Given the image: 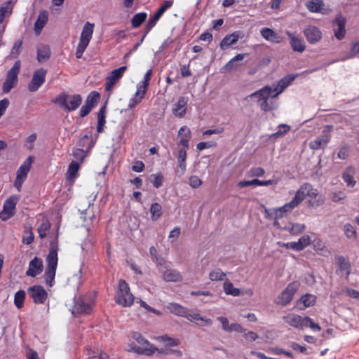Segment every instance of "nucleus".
Returning <instances> with one entry per match:
<instances>
[{
	"label": "nucleus",
	"instance_id": "obj_1",
	"mask_svg": "<svg viewBox=\"0 0 359 359\" xmlns=\"http://www.w3.org/2000/svg\"><path fill=\"white\" fill-rule=\"evenodd\" d=\"M58 235H57L52 241H50L49 252L46 259L47 262V267L44 276L46 282L49 286L53 285V283L55 280L58 262Z\"/></svg>",
	"mask_w": 359,
	"mask_h": 359
},
{
	"label": "nucleus",
	"instance_id": "obj_2",
	"mask_svg": "<svg viewBox=\"0 0 359 359\" xmlns=\"http://www.w3.org/2000/svg\"><path fill=\"white\" fill-rule=\"evenodd\" d=\"M273 88L269 86H266L254 92L249 95L251 98H257V102L264 111H270L276 108L275 102L272 98L275 97L273 93Z\"/></svg>",
	"mask_w": 359,
	"mask_h": 359
},
{
	"label": "nucleus",
	"instance_id": "obj_3",
	"mask_svg": "<svg viewBox=\"0 0 359 359\" xmlns=\"http://www.w3.org/2000/svg\"><path fill=\"white\" fill-rule=\"evenodd\" d=\"M152 76V69H149L144 74V79L138 83L136 86V92L134 96L130 100L128 103V108L133 109L137 104L141 103L145 97L149 82Z\"/></svg>",
	"mask_w": 359,
	"mask_h": 359
},
{
	"label": "nucleus",
	"instance_id": "obj_4",
	"mask_svg": "<svg viewBox=\"0 0 359 359\" xmlns=\"http://www.w3.org/2000/svg\"><path fill=\"white\" fill-rule=\"evenodd\" d=\"M52 102L59 104L68 111H75L82 103V97L79 94L69 95L62 93L52 99Z\"/></svg>",
	"mask_w": 359,
	"mask_h": 359
},
{
	"label": "nucleus",
	"instance_id": "obj_5",
	"mask_svg": "<svg viewBox=\"0 0 359 359\" xmlns=\"http://www.w3.org/2000/svg\"><path fill=\"white\" fill-rule=\"evenodd\" d=\"M134 300L135 297L130 292L129 285L124 280H120L115 298L116 303L123 307H130Z\"/></svg>",
	"mask_w": 359,
	"mask_h": 359
},
{
	"label": "nucleus",
	"instance_id": "obj_6",
	"mask_svg": "<svg viewBox=\"0 0 359 359\" xmlns=\"http://www.w3.org/2000/svg\"><path fill=\"white\" fill-rule=\"evenodd\" d=\"M94 31V24L87 22L82 29L79 42L76 50V57L80 59L92 39Z\"/></svg>",
	"mask_w": 359,
	"mask_h": 359
},
{
	"label": "nucleus",
	"instance_id": "obj_7",
	"mask_svg": "<svg viewBox=\"0 0 359 359\" xmlns=\"http://www.w3.org/2000/svg\"><path fill=\"white\" fill-rule=\"evenodd\" d=\"M95 294L88 293L79 297L74 306V314H90L95 306Z\"/></svg>",
	"mask_w": 359,
	"mask_h": 359
},
{
	"label": "nucleus",
	"instance_id": "obj_8",
	"mask_svg": "<svg viewBox=\"0 0 359 359\" xmlns=\"http://www.w3.org/2000/svg\"><path fill=\"white\" fill-rule=\"evenodd\" d=\"M21 69L20 60H16L13 66L8 71L6 78L2 86L4 93H8L18 82V74Z\"/></svg>",
	"mask_w": 359,
	"mask_h": 359
},
{
	"label": "nucleus",
	"instance_id": "obj_9",
	"mask_svg": "<svg viewBox=\"0 0 359 359\" xmlns=\"http://www.w3.org/2000/svg\"><path fill=\"white\" fill-rule=\"evenodd\" d=\"M33 162V156H29L18 169L14 186L18 191H20L22 185L27 179Z\"/></svg>",
	"mask_w": 359,
	"mask_h": 359
},
{
	"label": "nucleus",
	"instance_id": "obj_10",
	"mask_svg": "<svg viewBox=\"0 0 359 359\" xmlns=\"http://www.w3.org/2000/svg\"><path fill=\"white\" fill-rule=\"evenodd\" d=\"M332 130V125L325 126L323 130L322 135L318 136L309 142V147L313 150L324 149L331 140L332 135L330 133Z\"/></svg>",
	"mask_w": 359,
	"mask_h": 359
},
{
	"label": "nucleus",
	"instance_id": "obj_11",
	"mask_svg": "<svg viewBox=\"0 0 359 359\" xmlns=\"http://www.w3.org/2000/svg\"><path fill=\"white\" fill-rule=\"evenodd\" d=\"M300 283L298 281L290 283L285 289L280 293L276 299V304L283 306H287L291 302L293 296L298 290Z\"/></svg>",
	"mask_w": 359,
	"mask_h": 359
},
{
	"label": "nucleus",
	"instance_id": "obj_12",
	"mask_svg": "<svg viewBox=\"0 0 359 359\" xmlns=\"http://www.w3.org/2000/svg\"><path fill=\"white\" fill-rule=\"evenodd\" d=\"M131 337L139 344L143 346V348L140 346H135L133 348L135 352L137 353H142L150 355L154 353L157 350V348L154 347L153 345H151L148 340L144 339V337L140 332H133L131 334Z\"/></svg>",
	"mask_w": 359,
	"mask_h": 359
},
{
	"label": "nucleus",
	"instance_id": "obj_13",
	"mask_svg": "<svg viewBox=\"0 0 359 359\" xmlns=\"http://www.w3.org/2000/svg\"><path fill=\"white\" fill-rule=\"evenodd\" d=\"M313 72V70H305L300 74H287L285 76L278 82L277 86L273 89V92H276L274 96H278L279 94H280L299 75L304 76Z\"/></svg>",
	"mask_w": 359,
	"mask_h": 359
},
{
	"label": "nucleus",
	"instance_id": "obj_14",
	"mask_svg": "<svg viewBox=\"0 0 359 359\" xmlns=\"http://www.w3.org/2000/svg\"><path fill=\"white\" fill-rule=\"evenodd\" d=\"M47 70L43 68H39L34 71L32 79L28 85V89L30 92H35L45 83Z\"/></svg>",
	"mask_w": 359,
	"mask_h": 359
},
{
	"label": "nucleus",
	"instance_id": "obj_15",
	"mask_svg": "<svg viewBox=\"0 0 359 359\" xmlns=\"http://www.w3.org/2000/svg\"><path fill=\"white\" fill-rule=\"evenodd\" d=\"M283 319L285 323L299 330H304L307 325L306 323L310 320V318L308 316L303 318L295 313H288L283 316Z\"/></svg>",
	"mask_w": 359,
	"mask_h": 359
},
{
	"label": "nucleus",
	"instance_id": "obj_16",
	"mask_svg": "<svg viewBox=\"0 0 359 359\" xmlns=\"http://www.w3.org/2000/svg\"><path fill=\"white\" fill-rule=\"evenodd\" d=\"M17 203L18 198L15 196H11L5 201L3 210L0 212V218L3 221H6L14 216Z\"/></svg>",
	"mask_w": 359,
	"mask_h": 359
},
{
	"label": "nucleus",
	"instance_id": "obj_17",
	"mask_svg": "<svg viewBox=\"0 0 359 359\" xmlns=\"http://www.w3.org/2000/svg\"><path fill=\"white\" fill-rule=\"evenodd\" d=\"M28 292L35 304H43L48 298V293L41 285L32 286Z\"/></svg>",
	"mask_w": 359,
	"mask_h": 359
},
{
	"label": "nucleus",
	"instance_id": "obj_18",
	"mask_svg": "<svg viewBox=\"0 0 359 359\" xmlns=\"http://www.w3.org/2000/svg\"><path fill=\"white\" fill-rule=\"evenodd\" d=\"M335 262L337 266V273L341 276L348 278L351 273V267L348 257L339 255L335 257Z\"/></svg>",
	"mask_w": 359,
	"mask_h": 359
},
{
	"label": "nucleus",
	"instance_id": "obj_19",
	"mask_svg": "<svg viewBox=\"0 0 359 359\" xmlns=\"http://www.w3.org/2000/svg\"><path fill=\"white\" fill-rule=\"evenodd\" d=\"M346 18L341 14L337 15L333 21L334 36L338 40H341L346 34Z\"/></svg>",
	"mask_w": 359,
	"mask_h": 359
},
{
	"label": "nucleus",
	"instance_id": "obj_20",
	"mask_svg": "<svg viewBox=\"0 0 359 359\" xmlns=\"http://www.w3.org/2000/svg\"><path fill=\"white\" fill-rule=\"evenodd\" d=\"M127 67L122 66L118 69L111 71L110 74L107 78L105 83V90L107 91L110 90L114 86L116 82L119 80L123 76L124 72L126 71Z\"/></svg>",
	"mask_w": 359,
	"mask_h": 359
},
{
	"label": "nucleus",
	"instance_id": "obj_21",
	"mask_svg": "<svg viewBox=\"0 0 359 359\" xmlns=\"http://www.w3.org/2000/svg\"><path fill=\"white\" fill-rule=\"evenodd\" d=\"M304 34L309 43L315 44L322 39V32L313 25H309L304 30Z\"/></svg>",
	"mask_w": 359,
	"mask_h": 359
},
{
	"label": "nucleus",
	"instance_id": "obj_22",
	"mask_svg": "<svg viewBox=\"0 0 359 359\" xmlns=\"http://www.w3.org/2000/svg\"><path fill=\"white\" fill-rule=\"evenodd\" d=\"M244 36V34L241 31H236L232 34L226 35L221 41L219 46L221 49L226 50L229 46L234 45L238 41Z\"/></svg>",
	"mask_w": 359,
	"mask_h": 359
},
{
	"label": "nucleus",
	"instance_id": "obj_23",
	"mask_svg": "<svg viewBox=\"0 0 359 359\" xmlns=\"http://www.w3.org/2000/svg\"><path fill=\"white\" fill-rule=\"evenodd\" d=\"M309 187L306 191V197L309 198L308 201L309 207H318L323 204L324 201L320 196L318 197V191L314 189L313 186L309 183Z\"/></svg>",
	"mask_w": 359,
	"mask_h": 359
},
{
	"label": "nucleus",
	"instance_id": "obj_24",
	"mask_svg": "<svg viewBox=\"0 0 359 359\" xmlns=\"http://www.w3.org/2000/svg\"><path fill=\"white\" fill-rule=\"evenodd\" d=\"M43 265L41 259L35 257L29 264V268L26 272L27 276L36 277L43 271Z\"/></svg>",
	"mask_w": 359,
	"mask_h": 359
},
{
	"label": "nucleus",
	"instance_id": "obj_25",
	"mask_svg": "<svg viewBox=\"0 0 359 359\" xmlns=\"http://www.w3.org/2000/svg\"><path fill=\"white\" fill-rule=\"evenodd\" d=\"M188 99L180 97L177 103L173 105L172 113L175 116L182 118L185 116L187 107Z\"/></svg>",
	"mask_w": 359,
	"mask_h": 359
},
{
	"label": "nucleus",
	"instance_id": "obj_26",
	"mask_svg": "<svg viewBox=\"0 0 359 359\" xmlns=\"http://www.w3.org/2000/svg\"><path fill=\"white\" fill-rule=\"evenodd\" d=\"M178 136L180 139L177 145H182L183 147L182 148L189 149V141L191 137V133L189 128L187 126L181 127L178 130Z\"/></svg>",
	"mask_w": 359,
	"mask_h": 359
},
{
	"label": "nucleus",
	"instance_id": "obj_27",
	"mask_svg": "<svg viewBox=\"0 0 359 359\" xmlns=\"http://www.w3.org/2000/svg\"><path fill=\"white\" fill-rule=\"evenodd\" d=\"M187 148H180L178 149V154H177V167L178 170H177V173L182 176L183 175L187 170Z\"/></svg>",
	"mask_w": 359,
	"mask_h": 359
},
{
	"label": "nucleus",
	"instance_id": "obj_28",
	"mask_svg": "<svg viewBox=\"0 0 359 359\" xmlns=\"http://www.w3.org/2000/svg\"><path fill=\"white\" fill-rule=\"evenodd\" d=\"M286 34L290 37V43L292 50L299 53L304 52L306 48L304 40L301 37L297 36L290 32H287Z\"/></svg>",
	"mask_w": 359,
	"mask_h": 359
},
{
	"label": "nucleus",
	"instance_id": "obj_29",
	"mask_svg": "<svg viewBox=\"0 0 359 359\" xmlns=\"http://www.w3.org/2000/svg\"><path fill=\"white\" fill-rule=\"evenodd\" d=\"M264 212H265V216L267 219L274 220L273 225L275 226L281 228L280 226L278 220L283 217H285L284 216V215L282 213L281 210L278 208L265 209Z\"/></svg>",
	"mask_w": 359,
	"mask_h": 359
},
{
	"label": "nucleus",
	"instance_id": "obj_30",
	"mask_svg": "<svg viewBox=\"0 0 359 359\" xmlns=\"http://www.w3.org/2000/svg\"><path fill=\"white\" fill-rule=\"evenodd\" d=\"M324 6L323 0H309L305 3V6L308 11L313 13H324Z\"/></svg>",
	"mask_w": 359,
	"mask_h": 359
},
{
	"label": "nucleus",
	"instance_id": "obj_31",
	"mask_svg": "<svg viewBox=\"0 0 359 359\" xmlns=\"http://www.w3.org/2000/svg\"><path fill=\"white\" fill-rule=\"evenodd\" d=\"M309 186V183H304L297 189L295 193L294 198L292 199L293 204L297 207L306 198V191Z\"/></svg>",
	"mask_w": 359,
	"mask_h": 359
},
{
	"label": "nucleus",
	"instance_id": "obj_32",
	"mask_svg": "<svg viewBox=\"0 0 359 359\" xmlns=\"http://www.w3.org/2000/svg\"><path fill=\"white\" fill-rule=\"evenodd\" d=\"M316 297L311 294H306L303 295L297 302V306L299 310H304L307 307L315 304Z\"/></svg>",
	"mask_w": 359,
	"mask_h": 359
},
{
	"label": "nucleus",
	"instance_id": "obj_33",
	"mask_svg": "<svg viewBox=\"0 0 359 359\" xmlns=\"http://www.w3.org/2000/svg\"><path fill=\"white\" fill-rule=\"evenodd\" d=\"M163 279L166 282H180L182 280V276L177 270L170 269L163 272Z\"/></svg>",
	"mask_w": 359,
	"mask_h": 359
},
{
	"label": "nucleus",
	"instance_id": "obj_34",
	"mask_svg": "<svg viewBox=\"0 0 359 359\" xmlns=\"http://www.w3.org/2000/svg\"><path fill=\"white\" fill-rule=\"evenodd\" d=\"M51 55L49 46L41 44L37 47V60L39 63L47 61Z\"/></svg>",
	"mask_w": 359,
	"mask_h": 359
},
{
	"label": "nucleus",
	"instance_id": "obj_35",
	"mask_svg": "<svg viewBox=\"0 0 359 359\" xmlns=\"http://www.w3.org/2000/svg\"><path fill=\"white\" fill-rule=\"evenodd\" d=\"M260 33L262 37L269 41L277 43L281 41L280 36L271 28L264 27Z\"/></svg>",
	"mask_w": 359,
	"mask_h": 359
},
{
	"label": "nucleus",
	"instance_id": "obj_36",
	"mask_svg": "<svg viewBox=\"0 0 359 359\" xmlns=\"http://www.w3.org/2000/svg\"><path fill=\"white\" fill-rule=\"evenodd\" d=\"M48 20V13L46 11H41L34 23V30L36 34H40Z\"/></svg>",
	"mask_w": 359,
	"mask_h": 359
},
{
	"label": "nucleus",
	"instance_id": "obj_37",
	"mask_svg": "<svg viewBox=\"0 0 359 359\" xmlns=\"http://www.w3.org/2000/svg\"><path fill=\"white\" fill-rule=\"evenodd\" d=\"M13 6L11 1H6L0 7V24H2L5 18L10 17L12 14Z\"/></svg>",
	"mask_w": 359,
	"mask_h": 359
},
{
	"label": "nucleus",
	"instance_id": "obj_38",
	"mask_svg": "<svg viewBox=\"0 0 359 359\" xmlns=\"http://www.w3.org/2000/svg\"><path fill=\"white\" fill-rule=\"evenodd\" d=\"M106 123V106H102L97 113V131L101 133L104 131V126Z\"/></svg>",
	"mask_w": 359,
	"mask_h": 359
},
{
	"label": "nucleus",
	"instance_id": "obj_39",
	"mask_svg": "<svg viewBox=\"0 0 359 359\" xmlns=\"http://www.w3.org/2000/svg\"><path fill=\"white\" fill-rule=\"evenodd\" d=\"M149 212L151 213V219L154 222L158 221L163 215L162 206L160 203L156 202L151 205Z\"/></svg>",
	"mask_w": 359,
	"mask_h": 359
},
{
	"label": "nucleus",
	"instance_id": "obj_40",
	"mask_svg": "<svg viewBox=\"0 0 359 359\" xmlns=\"http://www.w3.org/2000/svg\"><path fill=\"white\" fill-rule=\"evenodd\" d=\"M168 309L172 313L185 317L188 309L177 303H169L167 306Z\"/></svg>",
	"mask_w": 359,
	"mask_h": 359
},
{
	"label": "nucleus",
	"instance_id": "obj_41",
	"mask_svg": "<svg viewBox=\"0 0 359 359\" xmlns=\"http://www.w3.org/2000/svg\"><path fill=\"white\" fill-rule=\"evenodd\" d=\"M79 168V163L76 162V161H72L69 165L68 170L66 173V178L68 180H74L78 175Z\"/></svg>",
	"mask_w": 359,
	"mask_h": 359
},
{
	"label": "nucleus",
	"instance_id": "obj_42",
	"mask_svg": "<svg viewBox=\"0 0 359 359\" xmlns=\"http://www.w3.org/2000/svg\"><path fill=\"white\" fill-rule=\"evenodd\" d=\"M354 173L355 170L352 167L347 168L343 173L342 178L348 187H353L356 184L353 177Z\"/></svg>",
	"mask_w": 359,
	"mask_h": 359
},
{
	"label": "nucleus",
	"instance_id": "obj_43",
	"mask_svg": "<svg viewBox=\"0 0 359 359\" xmlns=\"http://www.w3.org/2000/svg\"><path fill=\"white\" fill-rule=\"evenodd\" d=\"M163 13L160 12V11L157 10L156 13L154 15L153 18L150 19L147 25H145L144 29H145V34L142 38V41L144 40L146 35L148 34V33L154 27L156 22L159 20L161 17L163 15Z\"/></svg>",
	"mask_w": 359,
	"mask_h": 359
},
{
	"label": "nucleus",
	"instance_id": "obj_44",
	"mask_svg": "<svg viewBox=\"0 0 359 359\" xmlns=\"http://www.w3.org/2000/svg\"><path fill=\"white\" fill-rule=\"evenodd\" d=\"M223 288L226 294L238 297L241 294L240 290L238 288L234 287L233 283H231L229 280L224 281L223 284Z\"/></svg>",
	"mask_w": 359,
	"mask_h": 359
},
{
	"label": "nucleus",
	"instance_id": "obj_45",
	"mask_svg": "<svg viewBox=\"0 0 359 359\" xmlns=\"http://www.w3.org/2000/svg\"><path fill=\"white\" fill-rule=\"evenodd\" d=\"M50 229V223L48 219H45L42 221L41 224L38 227V233L41 238H44L47 236Z\"/></svg>",
	"mask_w": 359,
	"mask_h": 359
},
{
	"label": "nucleus",
	"instance_id": "obj_46",
	"mask_svg": "<svg viewBox=\"0 0 359 359\" xmlns=\"http://www.w3.org/2000/svg\"><path fill=\"white\" fill-rule=\"evenodd\" d=\"M88 359H109L108 354L99 349H88Z\"/></svg>",
	"mask_w": 359,
	"mask_h": 359
},
{
	"label": "nucleus",
	"instance_id": "obj_47",
	"mask_svg": "<svg viewBox=\"0 0 359 359\" xmlns=\"http://www.w3.org/2000/svg\"><path fill=\"white\" fill-rule=\"evenodd\" d=\"M147 16V15L144 12H141L134 15L131 20V24L133 27H139L146 20Z\"/></svg>",
	"mask_w": 359,
	"mask_h": 359
},
{
	"label": "nucleus",
	"instance_id": "obj_48",
	"mask_svg": "<svg viewBox=\"0 0 359 359\" xmlns=\"http://www.w3.org/2000/svg\"><path fill=\"white\" fill-rule=\"evenodd\" d=\"M311 244V237L308 235L302 236L298 241L295 242L296 251H302Z\"/></svg>",
	"mask_w": 359,
	"mask_h": 359
},
{
	"label": "nucleus",
	"instance_id": "obj_49",
	"mask_svg": "<svg viewBox=\"0 0 359 359\" xmlns=\"http://www.w3.org/2000/svg\"><path fill=\"white\" fill-rule=\"evenodd\" d=\"M305 225L304 224H290L287 227H283L282 229L288 230L292 235H297L302 233L305 230Z\"/></svg>",
	"mask_w": 359,
	"mask_h": 359
},
{
	"label": "nucleus",
	"instance_id": "obj_50",
	"mask_svg": "<svg viewBox=\"0 0 359 359\" xmlns=\"http://www.w3.org/2000/svg\"><path fill=\"white\" fill-rule=\"evenodd\" d=\"M100 98V95L97 91H92L87 97L86 100L85 102L86 104L94 108L95 105L98 103Z\"/></svg>",
	"mask_w": 359,
	"mask_h": 359
},
{
	"label": "nucleus",
	"instance_id": "obj_51",
	"mask_svg": "<svg viewBox=\"0 0 359 359\" xmlns=\"http://www.w3.org/2000/svg\"><path fill=\"white\" fill-rule=\"evenodd\" d=\"M25 295V292L22 290L15 292L14 296V304L18 309H21L24 306Z\"/></svg>",
	"mask_w": 359,
	"mask_h": 359
},
{
	"label": "nucleus",
	"instance_id": "obj_52",
	"mask_svg": "<svg viewBox=\"0 0 359 359\" xmlns=\"http://www.w3.org/2000/svg\"><path fill=\"white\" fill-rule=\"evenodd\" d=\"M226 277V273L217 268L212 270L209 273V278L212 281L223 280Z\"/></svg>",
	"mask_w": 359,
	"mask_h": 359
},
{
	"label": "nucleus",
	"instance_id": "obj_53",
	"mask_svg": "<svg viewBox=\"0 0 359 359\" xmlns=\"http://www.w3.org/2000/svg\"><path fill=\"white\" fill-rule=\"evenodd\" d=\"M149 180L153 186L158 189L163 185V175L161 172L152 174L149 177Z\"/></svg>",
	"mask_w": 359,
	"mask_h": 359
},
{
	"label": "nucleus",
	"instance_id": "obj_54",
	"mask_svg": "<svg viewBox=\"0 0 359 359\" xmlns=\"http://www.w3.org/2000/svg\"><path fill=\"white\" fill-rule=\"evenodd\" d=\"M158 340L165 344L168 346H177L180 344V340L168 337L167 335L160 336Z\"/></svg>",
	"mask_w": 359,
	"mask_h": 359
},
{
	"label": "nucleus",
	"instance_id": "obj_55",
	"mask_svg": "<svg viewBox=\"0 0 359 359\" xmlns=\"http://www.w3.org/2000/svg\"><path fill=\"white\" fill-rule=\"evenodd\" d=\"M72 156L76 159V161L81 165L83 162L86 154L82 149H74L72 151Z\"/></svg>",
	"mask_w": 359,
	"mask_h": 359
},
{
	"label": "nucleus",
	"instance_id": "obj_56",
	"mask_svg": "<svg viewBox=\"0 0 359 359\" xmlns=\"http://www.w3.org/2000/svg\"><path fill=\"white\" fill-rule=\"evenodd\" d=\"M349 145L348 144H345L343 146H341L339 149V151L337 153V157L339 159L345 160L349 156Z\"/></svg>",
	"mask_w": 359,
	"mask_h": 359
},
{
	"label": "nucleus",
	"instance_id": "obj_57",
	"mask_svg": "<svg viewBox=\"0 0 359 359\" xmlns=\"http://www.w3.org/2000/svg\"><path fill=\"white\" fill-rule=\"evenodd\" d=\"M185 318H187L189 321L196 323V325L199 320H203V316L200 313H195L192 311H189V309L187 311V316H185Z\"/></svg>",
	"mask_w": 359,
	"mask_h": 359
},
{
	"label": "nucleus",
	"instance_id": "obj_58",
	"mask_svg": "<svg viewBox=\"0 0 359 359\" xmlns=\"http://www.w3.org/2000/svg\"><path fill=\"white\" fill-rule=\"evenodd\" d=\"M290 130V126L287 124H280L278 127V130L272 135L274 137H279L287 133H288Z\"/></svg>",
	"mask_w": 359,
	"mask_h": 359
},
{
	"label": "nucleus",
	"instance_id": "obj_59",
	"mask_svg": "<svg viewBox=\"0 0 359 359\" xmlns=\"http://www.w3.org/2000/svg\"><path fill=\"white\" fill-rule=\"evenodd\" d=\"M291 201L289 203H285L282 207L278 208L285 217H287L289 214H290L292 210L297 208Z\"/></svg>",
	"mask_w": 359,
	"mask_h": 359
},
{
	"label": "nucleus",
	"instance_id": "obj_60",
	"mask_svg": "<svg viewBox=\"0 0 359 359\" xmlns=\"http://www.w3.org/2000/svg\"><path fill=\"white\" fill-rule=\"evenodd\" d=\"M344 229L346 236L348 238H356V231L351 224H346L344 226Z\"/></svg>",
	"mask_w": 359,
	"mask_h": 359
},
{
	"label": "nucleus",
	"instance_id": "obj_61",
	"mask_svg": "<svg viewBox=\"0 0 359 359\" xmlns=\"http://www.w3.org/2000/svg\"><path fill=\"white\" fill-rule=\"evenodd\" d=\"M238 187L244 188L249 186H259V180L254 179L252 180H243L237 184Z\"/></svg>",
	"mask_w": 359,
	"mask_h": 359
},
{
	"label": "nucleus",
	"instance_id": "obj_62",
	"mask_svg": "<svg viewBox=\"0 0 359 359\" xmlns=\"http://www.w3.org/2000/svg\"><path fill=\"white\" fill-rule=\"evenodd\" d=\"M22 48V41L21 40L15 42L12 50L11 55L13 57H16L19 55Z\"/></svg>",
	"mask_w": 359,
	"mask_h": 359
},
{
	"label": "nucleus",
	"instance_id": "obj_63",
	"mask_svg": "<svg viewBox=\"0 0 359 359\" xmlns=\"http://www.w3.org/2000/svg\"><path fill=\"white\" fill-rule=\"evenodd\" d=\"M217 143L215 142H201L197 144L196 148L198 151H202L205 149L215 147Z\"/></svg>",
	"mask_w": 359,
	"mask_h": 359
},
{
	"label": "nucleus",
	"instance_id": "obj_64",
	"mask_svg": "<svg viewBox=\"0 0 359 359\" xmlns=\"http://www.w3.org/2000/svg\"><path fill=\"white\" fill-rule=\"evenodd\" d=\"M202 184V180L196 175L191 176L189 177V185L194 188H198Z\"/></svg>",
	"mask_w": 359,
	"mask_h": 359
}]
</instances>
